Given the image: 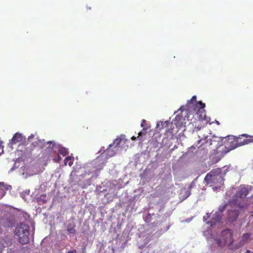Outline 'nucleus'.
Here are the masks:
<instances>
[{
    "instance_id": "f257e3e1",
    "label": "nucleus",
    "mask_w": 253,
    "mask_h": 253,
    "mask_svg": "<svg viewBox=\"0 0 253 253\" xmlns=\"http://www.w3.org/2000/svg\"><path fill=\"white\" fill-rule=\"evenodd\" d=\"M15 234L18 236V241L22 245L29 242V227L27 224L21 223L15 228Z\"/></svg>"
},
{
    "instance_id": "f03ea898",
    "label": "nucleus",
    "mask_w": 253,
    "mask_h": 253,
    "mask_svg": "<svg viewBox=\"0 0 253 253\" xmlns=\"http://www.w3.org/2000/svg\"><path fill=\"white\" fill-rule=\"evenodd\" d=\"M113 146V144H110L109 145V148L104 151L100 156L97 157L94 161V164L96 165L95 168H96L97 170H100L102 169L106 163V162L105 161L102 162V159L103 157L105 156L106 159H107L109 158L114 156L118 151H116V149L112 150V147Z\"/></svg>"
},
{
    "instance_id": "7ed1b4c3",
    "label": "nucleus",
    "mask_w": 253,
    "mask_h": 253,
    "mask_svg": "<svg viewBox=\"0 0 253 253\" xmlns=\"http://www.w3.org/2000/svg\"><path fill=\"white\" fill-rule=\"evenodd\" d=\"M221 236L223 237V239H217L215 240L216 244L218 246L221 247L224 246L227 243H229L230 244H231L234 242V240L233 239L232 232L231 230L229 229L223 230L221 232Z\"/></svg>"
},
{
    "instance_id": "20e7f679",
    "label": "nucleus",
    "mask_w": 253,
    "mask_h": 253,
    "mask_svg": "<svg viewBox=\"0 0 253 253\" xmlns=\"http://www.w3.org/2000/svg\"><path fill=\"white\" fill-rule=\"evenodd\" d=\"M223 142L225 144V147L227 149V152L233 150L239 146L238 137L232 135H229L224 137Z\"/></svg>"
},
{
    "instance_id": "39448f33",
    "label": "nucleus",
    "mask_w": 253,
    "mask_h": 253,
    "mask_svg": "<svg viewBox=\"0 0 253 253\" xmlns=\"http://www.w3.org/2000/svg\"><path fill=\"white\" fill-rule=\"evenodd\" d=\"M206 107L205 103L202 101H199L196 103V107L194 108L196 111V115L200 120L208 121V118L206 117V111L204 108Z\"/></svg>"
},
{
    "instance_id": "423d86ee",
    "label": "nucleus",
    "mask_w": 253,
    "mask_h": 253,
    "mask_svg": "<svg viewBox=\"0 0 253 253\" xmlns=\"http://www.w3.org/2000/svg\"><path fill=\"white\" fill-rule=\"evenodd\" d=\"M229 204L232 209L228 212L227 218L230 222H234L237 220L241 213L239 210L233 207V202H230Z\"/></svg>"
},
{
    "instance_id": "0eeeda50",
    "label": "nucleus",
    "mask_w": 253,
    "mask_h": 253,
    "mask_svg": "<svg viewBox=\"0 0 253 253\" xmlns=\"http://www.w3.org/2000/svg\"><path fill=\"white\" fill-rule=\"evenodd\" d=\"M249 191L248 186L241 185L239 186L234 196L236 198V201L239 198L244 199L248 195Z\"/></svg>"
},
{
    "instance_id": "6e6552de",
    "label": "nucleus",
    "mask_w": 253,
    "mask_h": 253,
    "mask_svg": "<svg viewBox=\"0 0 253 253\" xmlns=\"http://www.w3.org/2000/svg\"><path fill=\"white\" fill-rule=\"evenodd\" d=\"M25 137H24L21 133L19 132L16 133L10 140L9 143L8 144L9 147L12 148V146L14 144L17 143H22L25 140Z\"/></svg>"
},
{
    "instance_id": "1a4fd4ad",
    "label": "nucleus",
    "mask_w": 253,
    "mask_h": 253,
    "mask_svg": "<svg viewBox=\"0 0 253 253\" xmlns=\"http://www.w3.org/2000/svg\"><path fill=\"white\" fill-rule=\"evenodd\" d=\"M239 146L249 144L253 142V136L244 134L238 137Z\"/></svg>"
},
{
    "instance_id": "9d476101",
    "label": "nucleus",
    "mask_w": 253,
    "mask_h": 253,
    "mask_svg": "<svg viewBox=\"0 0 253 253\" xmlns=\"http://www.w3.org/2000/svg\"><path fill=\"white\" fill-rule=\"evenodd\" d=\"M12 244V239L7 236H4L3 238L0 240V253H1L3 248L11 246Z\"/></svg>"
},
{
    "instance_id": "9b49d317",
    "label": "nucleus",
    "mask_w": 253,
    "mask_h": 253,
    "mask_svg": "<svg viewBox=\"0 0 253 253\" xmlns=\"http://www.w3.org/2000/svg\"><path fill=\"white\" fill-rule=\"evenodd\" d=\"M126 139L125 138V136L122 135L120 137L116 138L112 144L114 146V149H116V151H118L119 148L121 147L122 143H126Z\"/></svg>"
},
{
    "instance_id": "f8f14e48",
    "label": "nucleus",
    "mask_w": 253,
    "mask_h": 253,
    "mask_svg": "<svg viewBox=\"0 0 253 253\" xmlns=\"http://www.w3.org/2000/svg\"><path fill=\"white\" fill-rule=\"evenodd\" d=\"M251 234L248 233H245L242 237L241 240L235 246V249H239L243 246L246 243L248 242L250 239Z\"/></svg>"
},
{
    "instance_id": "ddd939ff",
    "label": "nucleus",
    "mask_w": 253,
    "mask_h": 253,
    "mask_svg": "<svg viewBox=\"0 0 253 253\" xmlns=\"http://www.w3.org/2000/svg\"><path fill=\"white\" fill-rule=\"evenodd\" d=\"M248 206V204L246 203L239 202L236 205H234L233 203V207L238 210H239L241 213L247 209Z\"/></svg>"
},
{
    "instance_id": "4468645a",
    "label": "nucleus",
    "mask_w": 253,
    "mask_h": 253,
    "mask_svg": "<svg viewBox=\"0 0 253 253\" xmlns=\"http://www.w3.org/2000/svg\"><path fill=\"white\" fill-rule=\"evenodd\" d=\"M210 174L214 178L217 179L216 177L221 173V169L220 168H216L212 169L209 172Z\"/></svg>"
},
{
    "instance_id": "2eb2a0df",
    "label": "nucleus",
    "mask_w": 253,
    "mask_h": 253,
    "mask_svg": "<svg viewBox=\"0 0 253 253\" xmlns=\"http://www.w3.org/2000/svg\"><path fill=\"white\" fill-rule=\"evenodd\" d=\"M198 101H196V96L195 95L192 97L190 100H189L187 103V105L188 107H192L194 108L196 107V103Z\"/></svg>"
},
{
    "instance_id": "dca6fc26",
    "label": "nucleus",
    "mask_w": 253,
    "mask_h": 253,
    "mask_svg": "<svg viewBox=\"0 0 253 253\" xmlns=\"http://www.w3.org/2000/svg\"><path fill=\"white\" fill-rule=\"evenodd\" d=\"M76 225L75 224H69L67 227V231L71 234H75L76 230L75 229Z\"/></svg>"
},
{
    "instance_id": "f3484780",
    "label": "nucleus",
    "mask_w": 253,
    "mask_h": 253,
    "mask_svg": "<svg viewBox=\"0 0 253 253\" xmlns=\"http://www.w3.org/2000/svg\"><path fill=\"white\" fill-rule=\"evenodd\" d=\"M216 178H213L209 172L205 177V180L207 182L209 183L210 181L214 182Z\"/></svg>"
},
{
    "instance_id": "a211bd4d",
    "label": "nucleus",
    "mask_w": 253,
    "mask_h": 253,
    "mask_svg": "<svg viewBox=\"0 0 253 253\" xmlns=\"http://www.w3.org/2000/svg\"><path fill=\"white\" fill-rule=\"evenodd\" d=\"M68 153V150L67 149L64 147H60L58 149V153L60 155H62L63 156H65Z\"/></svg>"
},
{
    "instance_id": "6ab92c4d",
    "label": "nucleus",
    "mask_w": 253,
    "mask_h": 253,
    "mask_svg": "<svg viewBox=\"0 0 253 253\" xmlns=\"http://www.w3.org/2000/svg\"><path fill=\"white\" fill-rule=\"evenodd\" d=\"M72 157L71 156H67L64 160V164L65 165H67V162L69 161L68 163V165L69 166H71L73 164V161H71Z\"/></svg>"
},
{
    "instance_id": "aec40b11",
    "label": "nucleus",
    "mask_w": 253,
    "mask_h": 253,
    "mask_svg": "<svg viewBox=\"0 0 253 253\" xmlns=\"http://www.w3.org/2000/svg\"><path fill=\"white\" fill-rule=\"evenodd\" d=\"M146 128H143L142 130L138 133L137 138L139 139H141V136H144L146 134Z\"/></svg>"
},
{
    "instance_id": "412c9836",
    "label": "nucleus",
    "mask_w": 253,
    "mask_h": 253,
    "mask_svg": "<svg viewBox=\"0 0 253 253\" xmlns=\"http://www.w3.org/2000/svg\"><path fill=\"white\" fill-rule=\"evenodd\" d=\"M227 204H225L222 206H220L218 208V211L220 213H222L226 209Z\"/></svg>"
},
{
    "instance_id": "4be33fe9",
    "label": "nucleus",
    "mask_w": 253,
    "mask_h": 253,
    "mask_svg": "<svg viewBox=\"0 0 253 253\" xmlns=\"http://www.w3.org/2000/svg\"><path fill=\"white\" fill-rule=\"evenodd\" d=\"M53 160L56 163H59L61 160V158L59 155H58L57 158L56 159H54Z\"/></svg>"
},
{
    "instance_id": "5701e85b",
    "label": "nucleus",
    "mask_w": 253,
    "mask_h": 253,
    "mask_svg": "<svg viewBox=\"0 0 253 253\" xmlns=\"http://www.w3.org/2000/svg\"><path fill=\"white\" fill-rule=\"evenodd\" d=\"M169 123L168 121H166L164 122H161V125L163 126H167L169 125Z\"/></svg>"
},
{
    "instance_id": "b1692460",
    "label": "nucleus",
    "mask_w": 253,
    "mask_h": 253,
    "mask_svg": "<svg viewBox=\"0 0 253 253\" xmlns=\"http://www.w3.org/2000/svg\"><path fill=\"white\" fill-rule=\"evenodd\" d=\"M146 124V121L145 120H142L141 123V126L144 127Z\"/></svg>"
},
{
    "instance_id": "393cba45",
    "label": "nucleus",
    "mask_w": 253,
    "mask_h": 253,
    "mask_svg": "<svg viewBox=\"0 0 253 253\" xmlns=\"http://www.w3.org/2000/svg\"><path fill=\"white\" fill-rule=\"evenodd\" d=\"M67 253H77V251L75 249L73 250H71L69 252H68Z\"/></svg>"
},
{
    "instance_id": "a878e982",
    "label": "nucleus",
    "mask_w": 253,
    "mask_h": 253,
    "mask_svg": "<svg viewBox=\"0 0 253 253\" xmlns=\"http://www.w3.org/2000/svg\"><path fill=\"white\" fill-rule=\"evenodd\" d=\"M41 201L42 204H45L46 203V200L45 199H42L41 198Z\"/></svg>"
},
{
    "instance_id": "bb28decb",
    "label": "nucleus",
    "mask_w": 253,
    "mask_h": 253,
    "mask_svg": "<svg viewBox=\"0 0 253 253\" xmlns=\"http://www.w3.org/2000/svg\"><path fill=\"white\" fill-rule=\"evenodd\" d=\"M37 144H38L37 142H34V143H32L31 145H33V148H34V147H35L36 146V145Z\"/></svg>"
},
{
    "instance_id": "cd10ccee",
    "label": "nucleus",
    "mask_w": 253,
    "mask_h": 253,
    "mask_svg": "<svg viewBox=\"0 0 253 253\" xmlns=\"http://www.w3.org/2000/svg\"><path fill=\"white\" fill-rule=\"evenodd\" d=\"M131 139L132 140H135L136 139V137L134 136H133L132 137H131Z\"/></svg>"
},
{
    "instance_id": "c85d7f7f",
    "label": "nucleus",
    "mask_w": 253,
    "mask_h": 253,
    "mask_svg": "<svg viewBox=\"0 0 253 253\" xmlns=\"http://www.w3.org/2000/svg\"><path fill=\"white\" fill-rule=\"evenodd\" d=\"M205 143H206V144H209L210 145H211V141L209 142L208 141V140L206 141H205Z\"/></svg>"
},
{
    "instance_id": "c756f323",
    "label": "nucleus",
    "mask_w": 253,
    "mask_h": 253,
    "mask_svg": "<svg viewBox=\"0 0 253 253\" xmlns=\"http://www.w3.org/2000/svg\"><path fill=\"white\" fill-rule=\"evenodd\" d=\"M245 253H251V251L250 250H247Z\"/></svg>"
},
{
    "instance_id": "7c9ffc66",
    "label": "nucleus",
    "mask_w": 253,
    "mask_h": 253,
    "mask_svg": "<svg viewBox=\"0 0 253 253\" xmlns=\"http://www.w3.org/2000/svg\"><path fill=\"white\" fill-rule=\"evenodd\" d=\"M219 179H221V181H223L224 180L223 178L221 176H219Z\"/></svg>"
},
{
    "instance_id": "2f4dec72",
    "label": "nucleus",
    "mask_w": 253,
    "mask_h": 253,
    "mask_svg": "<svg viewBox=\"0 0 253 253\" xmlns=\"http://www.w3.org/2000/svg\"><path fill=\"white\" fill-rule=\"evenodd\" d=\"M202 139H200V140H199L198 141V143H200L202 142Z\"/></svg>"
},
{
    "instance_id": "473e14b6",
    "label": "nucleus",
    "mask_w": 253,
    "mask_h": 253,
    "mask_svg": "<svg viewBox=\"0 0 253 253\" xmlns=\"http://www.w3.org/2000/svg\"><path fill=\"white\" fill-rule=\"evenodd\" d=\"M190 194V192H188V193L187 194V196H189Z\"/></svg>"
},
{
    "instance_id": "72a5a7b5",
    "label": "nucleus",
    "mask_w": 253,
    "mask_h": 253,
    "mask_svg": "<svg viewBox=\"0 0 253 253\" xmlns=\"http://www.w3.org/2000/svg\"><path fill=\"white\" fill-rule=\"evenodd\" d=\"M32 137H34V135H32V136H29V139L30 138H32Z\"/></svg>"
},
{
    "instance_id": "f704fd0d",
    "label": "nucleus",
    "mask_w": 253,
    "mask_h": 253,
    "mask_svg": "<svg viewBox=\"0 0 253 253\" xmlns=\"http://www.w3.org/2000/svg\"><path fill=\"white\" fill-rule=\"evenodd\" d=\"M32 137H34V135H32V136H29V139L30 138H32Z\"/></svg>"
},
{
    "instance_id": "c9c22d12",
    "label": "nucleus",
    "mask_w": 253,
    "mask_h": 253,
    "mask_svg": "<svg viewBox=\"0 0 253 253\" xmlns=\"http://www.w3.org/2000/svg\"><path fill=\"white\" fill-rule=\"evenodd\" d=\"M32 137H34V135H32V136H29V139L30 138H32Z\"/></svg>"
},
{
    "instance_id": "e433bc0d",
    "label": "nucleus",
    "mask_w": 253,
    "mask_h": 253,
    "mask_svg": "<svg viewBox=\"0 0 253 253\" xmlns=\"http://www.w3.org/2000/svg\"><path fill=\"white\" fill-rule=\"evenodd\" d=\"M41 196H43L44 198L45 197V195H42Z\"/></svg>"
},
{
    "instance_id": "4c0bfd02",
    "label": "nucleus",
    "mask_w": 253,
    "mask_h": 253,
    "mask_svg": "<svg viewBox=\"0 0 253 253\" xmlns=\"http://www.w3.org/2000/svg\"><path fill=\"white\" fill-rule=\"evenodd\" d=\"M47 143H51V141H49V142H48Z\"/></svg>"
},
{
    "instance_id": "58836bf2",
    "label": "nucleus",
    "mask_w": 253,
    "mask_h": 253,
    "mask_svg": "<svg viewBox=\"0 0 253 253\" xmlns=\"http://www.w3.org/2000/svg\"><path fill=\"white\" fill-rule=\"evenodd\" d=\"M1 232V229H0V233Z\"/></svg>"
},
{
    "instance_id": "ea45409f",
    "label": "nucleus",
    "mask_w": 253,
    "mask_h": 253,
    "mask_svg": "<svg viewBox=\"0 0 253 253\" xmlns=\"http://www.w3.org/2000/svg\"><path fill=\"white\" fill-rule=\"evenodd\" d=\"M252 253H253V252Z\"/></svg>"
}]
</instances>
